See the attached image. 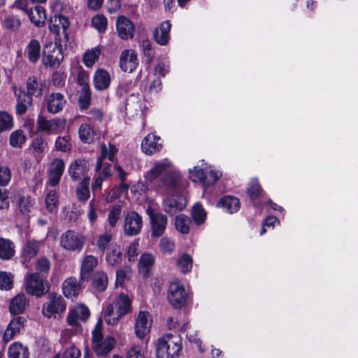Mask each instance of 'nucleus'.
<instances>
[{"mask_svg": "<svg viewBox=\"0 0 358 358\" xmlns=\"http://www.w3.org/2000/svg\"><path fill=\"white\" fill-rule=\"evenodd\" d=\"M48 188V187H46ZM58 193L55 189H46L45 204L46 209L50 212H56L58 208Z\"/></svg>", "mask_w": 358, "mask_h": 358, "instance_id": "nucleus-34", "label": "nucleus"}, {"mask_svg": "<svg viewBox=\"0 0 358 358\" xmlns=\"http://www.w3.org/2000/svg\"><path fill=\"white\" fill-rule=\"evenodd\" d=\"M85 240L83 234L73 230H68L61 235L59 244L66 250L80 252L84 246Z\"/></svg>", "mask_w": 358, "mask_h": 358, "instance_id": "nucleus-9", "label": "nucleus"}, {"mask_svg": "<svg viewBox=\"0 0 358 358\" xmlns=\"http://www.w3.org/2000/svg\"><path fill=\"white\" fill-rule=\"evenodd\" d=\"M167 298L169 303L176 308H180L185 305L187 294L181 281L175 280L170 283Z\"/></svg>", "mask_w": 358, "mask_h": 358, "instance_id": "nucleus-8", "label": "nucleus"}, {"mask_svg": "<svg viewBox=\"0 0 358 358\" xmlns=\"http://www.w3.org/2000/svg\"><path fill=\"white\" fill-rule=\"evenodd\" d=\"M217 206L222 208L227 213L232 214L239 210L240 202L236 197L225 196L218 201Z\"/></svg>", "mask_w": 358, "mask_h": 358, "instance_id": "nucleus-30", "label": "nucleus"}, {"mask_svg": "<svg viewBox=\"0 0 358 358\" xmlns=\"http://www.w3.org/2000/svg\"><path fill=\"white\" fill-rule=\"evenodd\" d=\"M81 352L75 346H71L66 348L61 355L55 356L54 358H80Z\"/></svg>", "mask_w": 358, "mask_h": 358, "instance_id": "nucleus-63", "label": "nucleus"}, {"mask_svg": "<svg viewBox=\"0 0 358 358\" xmlns=\"http://www.w3.org/2000/svg\"><path fill=\"white\" fill-rule=\"evenodd\" d=\"M119 63L121 70L124 72H134L138 66L136 52L132 49L124 50L121 52Z\"/></svg>", "mask_w": 358, "mask_h": 358, "instance_id": "nucleus-17", "label": "nucleus"}, {"mask_svg": "<svg viewBox=\"0 0 358 358\" xmlns=\"http://www.w3.org/2000/svg\"><path fill=\"white\" fill-rule=\"evenodd\" d=\"M47 143L42 137H36L34 139L31 144V148L35 152H36L35 158L37 162H39L42 157L41 154L44 152Z\"/></svg>", "mask_w": 358, "mask_h": 358, "instance_id": "nucleus-51", "label": "nucleus"}, {"mask_svg": "<svg viewBox=\"0 0 358 358\" xmlns=\"http://www.w3.org/2000/svg\"><path fill=\"white\" fill-rule=\"evenodd\" d=\"M122 259V253L117 244L112 245V247L106 251V260L109 265L116 266L121 263Z\"/></svg>", "mask_w": 358, "mask_h": 358, "instance_id": "nucleus-42", "label": "nucleus"}, {"mask_svg": "<svg viewBox=\"0 0 358 358\" xmlns=\"http://www.w3.org/2000/svg\"><path fill=\"white\" fill-rule=\"evenodd\" d=\"M69 136H59L55 141V148L57 150L66 152L71 149Z\"/></svg>", "mask_w": 358, "mask_h": 358, "instance_id": "nucleus-60", "label": "nucleus"}, {"mask_svg": "<svg viewBox=\"0 0 358 358\" xmlns=\"http://www.w3.org/2000/svg\"><path fill=\"white\" fill-rule=\"evenodd\" d=\"M261 191V187L258 180L255 178L252 179L249 183L247 193L251 199L257 198Z\"/></svg>", "mask_w": 358, "mask_h": 358, "instance_id": "nucleus-61", "label": "nucleus"}, {"mask_svg": "<svg viewBox=\"0 0 358 358\" xmlns=\"http://www.w3.org/2000/svg\"><path fill=\"white\" fill-rule=\"evenodd\" d=\"M159 248L162 252L171 253L175 249V243L171 238L164 237L160 240Z\"/></svg>", "mask_w": 358, "mask_h": 358, "instance_id": "nucleus-64", "label": "nucleus"}, {"mask_svg": "<svg viewBox=\"0 0 358 358\" xmlns=\"http://www.w3.org/2000/svg\"><path fill=\"white\" fill-rule=\"evenodd\" d=\"M144 56L146 57V62L150 64L154 59V50L152 42L148 39L143 40L141 44Z\"/></svg>", "mask_w": 358, "mask_h": 358, "instance_id": "nucleus-55", "label": "nucleus"}, {"mask_svg": "<svg viewBox=\"0 0 358 358\" xmlns=\"http://www.w3.org/2000/svg\"><path fill=\"white\" fill-rule=\"evenodd\" d=\"M191 221L187 216L179 215L175 220V225L178 231L182 234H187L189 231Z\"/></svg>", "mask_w": 358, "mask_h": 358, "instance_id": "nucleus-50", "label": "nucleus"}, {"mask_svg": "<svg viewBox=\"0 0 358 358\" xmlns=\"http://www.w3.org/2000/svg\"><path fill=\"white\" fill-rule=\"evenodd\" d=\"M14 93L17 97L16 113L20 115H23L32 106V97L26 95V92L20 89L15 88Z\"/></svg>", "mask_w": 358, "mask_h": 358, "instance_id": "nucleus-27", "label": "nucleus"}, {"mask_svg": "<svg viewBox=\"0 0 358 358\" xmlns=\"http://www.w3.org/2000/svg\"><path fill=\"white\" fill-rule=\"evenodd\" d=\"M26 14L29 16L30 21L36 26L39 27L43 25L46 18L45 10L43 7L36 6L29 8Z\"/></svg>", "mask_w": 358, "mask_h": 358, "instance_id": "nucleus-31", "label": "nucleus"}, {"mask_svg": "<svg viewBox=\"0 0 358 358\" xmlns=\"http://www.w3.org/2000/svg\"><path fill=\"white\" fill-rule=\"evenodd\" d=\"M41 242L36 240H28L24 244L22 253L26 258H32L35 257L39 250Z\"/></svg>", "mask_w": 358, "mask_h": 358, "instance_id": "nucleus-45", "label": "nucleus"}, {"mask_svg": "<svg viewBox=\"0 0 358 358\" xmlns=\"http://www.w3.org/2000/svg\"><path fill=\"white\" fill-rule=\"evenodd\" d=\"M132 275V270L129 266H124L116 271V285L122 286L128 282Z\"/></svg>", "mask_w": 358, "mask_h": 358, "instance_id": "nucleus-48", "label": "nucleus"}, {"mask_svg": "<svg viewBox=\"0 0 358 358\" xmlns=\"http://www.w3.org/2000/svg\"><path fill=\"white\" fill-rule=\"evenodd\" d=\"M13 127L11 115L6 111H0V131L10 130Z\"/></svg>", "mask_w": 358, "mask_h": 358, "instance_id": "nucleus-54", "label": "nucleus"}, {"mask_svg": "<svg viewBox=\"0 0 358 358\" xmlns=\"http://www.w3.org/2000/svg\"><path fill=\"white\" fill-rule=\"evenodd\" d=\"M11 179V171L7 166H0V187H6Z\"/></svg>", "mask_w": 358, "mask_h": 358, "instance_id": "nucleus-62", "label": "nucleus"}, {"mask_svg": "<svg viewBox=\"0 0 358 358\" xmlns=\"http://www.w3.org/2000/svg\"><path fill=\"white\" fill-rule=\"evenodd\" d=\"M79 137L84 143H90L92 141L94 136V131L90 124L87 123L82 124L78 130Z\"/></svg>", "mask_w": 358, "mask_h": 358, "instance_id": "nucleus-49", "label": "nucleus"}, {"mask_svg": "<svg viewBox=\"0 0 358 358\" xmlns=\"http://www.w3.org/2000/svg\"><path fill=\"white\" fill-rule=\"evenodd\" d=\"M89 171V165L84 159H76L69 165L68 172L73 180H78L81 178L87 177L86 175Z\"/></svg>", "mask_w": 358, "mask_h": 358, "instance_id": "nucleus-20", "label": "nucleus"}, {"mask_svg": "<svg viewBox=\"0 0 358 358\" xmlns=\"http://www.w3.org/2000/svg\"><path fill=\"white\" fill-rule=\"evenodd\" d=\"M14 244L8 239L0 238V259H9L15 255Z\"/></svg>", "mask_w": 358, "mask_h": 358, "instance_id": "nucleus-41", "label": "nucleus"}, {"mask_svg": "<svg viewBox=\"0 0 358 358\" xmlns=\"http://www.w3.org/2000/svg\"><path fill=\"white\" fill-rule=\"evenodd\" d=\"M64 58L62 48L50 44L45 46L43 56V63L45 66L57 68Z\"/></svg>", "mask_w": 358, "mask_h": 358, "instance_id": "nucleus-16", "label": "nucleus"}, {"mask_svg": "<svg viewBox=\"0 0 358 358\" xmlns=\"http://www.w3.org/2000/svg\"><path fill=\"white\" fill-rule=\"evenodd\" d=\"M63 293L66 297L76 296L80 289L75 278H69L63 282Z\"/></svg>", "mask_w": 358, "mask_h": 358, "instance_id": "nucleus-35", "label": "nucleus"}, {"mask_svg": "<svg viewBox=\"0 0 358 358\" xmlns=\"http://www.w3.org/2000/svg\"><path fill=\"white\" fill-rule=\"evenodd\" d=\"M193 265L192 257L186 253L179 256L177 261V266L182 273H187L191 271Z\"/></svg>", "mask_w": 358, "mask_h": 358, "instance_id": "nucleus-46", "label": "nucleus"}, {"mask_svg": "<svg viewBox=\"0 0 358 358\" xmlns=\"http://www.w3.org/2000/svg\"><path fill=\"white\" fill-rule=\"evenodd\" d=\"M25 136L24 132L20 130H15L10 134V144L13 148H20L25 143Z\"/></svg>", "mask_w": 358, "mask_h": 358, "instance_id": "nucleus-53", "label": "nucleus"}, {"mask_svg": "<svg viewBox=\"0 0 358 358\" xmlns=\"http://www.w3.org/2000/svg\"><path fill=\"white\" fill-rule=\"evenodd\" d=\"M122 212V207L119 205L113 206L109 210L108 222L111 227H114L118 222Z\"/></svg>", "mask_w": 358, "mask_h": 358, "instance_id": "nucleus-56", "label": "nucleus"}, {"mask_svg": "<svg viewBox=\"0 0 358 358\" xmlns=\"http://www.w3.org/2000/svg\"><path fill=\"white\" fill-rule=\"evenodd\" d=\"M28 58L30 62H36L41 56V45L38 41L32 39L27 47Z\"/></svg>", "mask_w": 358, "mask_h": 358, "instance_id": "nucleus-44", "label": "nucleus"}, {"mask_svg": "<svg viewBox=\"0 0 358 358\" xmlns=\"http://www.w3.org/2000/svg\"><path fill=\"white\" fill-rule=\"evenodd\" d=\"M37 129L40 131L52 134V119L47 120L43 115H38L37 118Z\"/></svg>", "mask_w": 358, "mask_h": 358, "instance_id": "nucleus-57", "label": "nucleus"}, {"mask_svg": "<svg viewBox=\"0 0 358 358\" xmlns=\"http://www.w3.org/2000/svg\"><path fill=\"white\" fill-rule=\"evenodd\" d=\"M117 31L120 37L122 39L132 38L134 32L133 22L124 16H120L116 21Z\"/></svg>", "mask_w": 358, "mask_h": 358, "instance_id": "nucleus-24", "label": "nucleus"}, {"mask_svg": "<svg viewBox=\"0 0 358 358\" xmlns=\"http://www.w3.org/2000/svg\"><path fill=\"white\" fill-rule=\"evenodd\" d=\"M171 24L169 20L164 21L153 31V38L157 43L166 45L171 38L170 31Z\"/></svg>", "mask_w": 358, "mask_h": 358, "instance_id": "nucleus-23", "label": "nucleus"}, {"mask_svg": "<svg viewBox=\"0 0 358 358\" xmlns=\"http://www.w3.org/2000/svg\"><path fill=\"white\" fill-rule=\"evenodd\" d=\"M64 167L65 164L63 159L56 158L52 160L48 171V178L45 183L46 187L48 186L55 187L59 183Z\"/></svg>", "mask_w": 358, "mask_h": 358, "instance_id": "nucleus-15", "label": "nucleus"}, {"mask_svg": "<svg viewBox=\"0 0 358 358\" xmlns=\"http://www.w3.org/2000/svg\"><path fill=\"white\" fill-rule=\"evenodd\" d=\"M181 340L178 334L163 335L157 344V355L159 358H178L181 350Z\"/></svg>", "mask_w": 358, "mask_h": 358, "instance_id": "nucleus-2", "label": "nucleus"}, {"mask_svg": "<svg viewBox=\"0 0 358 358\" xmlns=\"http://www.w3.org/2000/svg\"><path fill=\"white\" fill-rule=\"evenodd\" d=\"M13 276L6 271H0V289L9 290L13 287Z\"/></svg>", "mask_w": 358, "mask_h": 358, "instance_id": "nucleus-58", "label": "nucleus"}, {"mask_svg": "<svg viewBox=\"0 0 358 358\" xmlns=\"http://www.w3.org/2000/svg\"><path fill=\"white\" fill-rule=\"evenodd\" d=\"M108 282V275L105 272L96 271L93 275L92 287L96 292H101L107 288Z\"/></svg>", "mask_w": 358, "mask_h": 358, "instance_id": "nucleus-39", "label": "nucleus"}, {"mask_svg": "<svg viewBox=\"0 0 358 358\" xmlns=\"http://www.w3.org/2000/svg\"><path fill=\"white\" fill-rule=\"evenodd\" d=\"M152 322V317L148 311L141 310L138 312L134 324V333L138 338L143 339L148 334Z\"/></svg>", "mask_w": 358, "mask_h": 358, "instance_id": "nucleus-13", "label": "nucleus"}, {"mask_svg": "<svg viewBox=\"0 0 358 358\" xmlns=\"http://www.w3.org/2000/svg\"><path fill=\"white\" fill-rule=\"evenodd\" d=\"M69 27V22L66 17L60 15H54L49 21V30L59 36L61 30L64 36L66 37V30Z\"/></svg>", "mask_w": 358, "mask_h": 358, "instance_id": "nucleus-22", "label": "nucleus"}, {"mask_svg": "<svg viewBox=\"0 0 358 358\" xmlns=\"http://www.w3.org/2000/svg\"><path fill=\"white\" fill-rule=\"evenodd\" d=\"M43 85L40 78L33 76L27 79L26 95L40 96L42 94Z\"/></svg>", "mask_w": 358, "mask_h": 358, "instance_id": "nucleus-37", "label": "nucleus"}, {"mask_svg": "<svg viewBox=\"0 0 358 358\" xmlns=\"http://www.w3.org/2000/svg\"><path fill=\"white\" fill-rule=\"evenodd\" d=\"M113 236L108 231H105L99 234L96 240V246L101 252H104L110 249L112 245L115 244L112 243Z\"/></svg>", "mask_w": 358, "mask_h": 358, "instance_id": "nucleus-38", "label": "nucleus"}, {"mask_svg": "<svg viewBox=\"0 0 358 358\" xmlns=\"http://www.w3.org/2000/svg\"><path fill=\"white\" fill-rule=\"evenodd\" d=\"M110 83V77L108 71L103 69L97 70L93 78L94 87L97 90L107 89Z\"/></svg>", "mask_w": 358, "mask_h": 358, "instance_id": "nucleus-28", "label": "nucleus"}, {"mask_svg": "<svg viewBox=\"0 0 358 358\" xmlns=\"http://www.w3.org/2000/svg\"><path fill=\"white\" fill-rule=\"evenodd\" d=\"M66 308V304L64 298L60 294L50 292L42 306L41 313L44 317L50 318L56 314L64 313Z\"/></svg>", "mask_w": 358, "mask_h": 358, "instance_id": "nucleus-7", "label": "nucleus"}, {"mask_svg": "<svg viewBox=\"0 0 358 358\" xmlns=\"http://www.w3.org/2000/svg\"><path fill=\"white\" fill-rule=\"evenodd\" d=\"M8 358H29V352L26 346L20 342H14L8 350Z\"/></svg>", "mask_w": 358, "mask_h": 358, "instance_id": "nucleus-33", "label": "nucleus"}, {"mask_svg": "<svg viewBox=\"0 0 358 358\" xmlns=\"http://www.w3.org/2000/svg\"><path fill=\"white\" fill-rule=\"evenodd\" d=\"M192 215L194 221L197 224H203L206 218V213L199 203H196L192 210Z\"/></svg>", "mask_w": 358, "mask_h": 358, "instance_id": "nucleus-52", "label": "nucleus"}, {"mask_svg": "<svg viewBox=\"0 0 358 358\" xmlns=\"http://www.w3.org/2000/svg\"><path fill=\"white\" fill-rule=\"evenodd\" d=\"M90 181V177H85L79 182L76 190V196L78 201L85 202L89 199L90 196V192L89 189Z\"/></svg>", "mask_w": 358, "mask_h": 358, "instance_id": "nucleus-36", "label": "nucleus"}, {"mask_svg": "<svg viewBox=\"0 0 358 358\" xmlns=\"http://www.w3.org/2000/svg\"><path fill=\"white\" fill-rule=\"evenodd\" d=\"M143 227L142 217L135 211L129 212L124 218L123 229L125 235H138Z\"/></svg>", "mask_w": 358, "mask_h": 358, "instance_id": "nucleus-11", "label": "nucleus"}, {"mask_svg": "<svg viewBox=\"0 0 358 358\" xmlns=\"http://www.w3.org/2000/svg\"><path fill=\"white\" fill-rule=\"evenodd\" d=\"M90 315L89 308L83 304H78L73 308H70L66 317V321L68 324L72 328L70 330H65L63 333L67 334L70 331L71 334H76L80 331L81 330V323L85 322L89 318Z\"/></svg>", "mask_w": 358, "mask_h": 358, "instance_id": "nucleus-4", "label": "nucleus"}, {"mask_svg": "<svg viewBox=\"0 0 358 358\" xmlns=\"http://www.w3.org/2000/svg\"><path fill=\"white\" fill-rule=\"evenodd\" d=\"M187 205L185 197L181 194L173 195L166 199L163 202V208L166 213L174 215L182 210Z\"/></svg>", "mask_w": 358, "mask_h": 358, "instance_id": "nucleus-18", "label": "nucleus"}, {"mask_svg": "<svg viewBox=\"0 0 358 358\" xmlns=\"http://www.w3.org/2000/svg\"><path fill=\"white\" fill-rule=\"evenodd\" d=\"M131 310V300L127 294L121 293L113 303H108L103 309V317L108 324H115L122 317Z\"/></svg>", "mask_w": 358, "mask_h": 358, "instance_id": "nucleus-1", "label": "nucleus"}, {"mask_svg": "<svg viewBox=\"0 0 358 358\" xmlns=\"http://www.w3.org/2000/svg\"><path fill=\"white\" fill-rule=\"evenodd\" d=\"M189 178L193 182H199L205 187L215 184L222 176L219 171L199 168L198 166H194L193 169H189Z\"/></svg>", "mask_w": 358, "mask_h": 358, "instance_id": "nucleus-6", "label": "nucleus"}, {"mask_svg": "<svg viewBox=\"0 0 358 358\" xmlns=\"http://www.w3.org/2000/svg\"><path fill=\"white\" fill-rule=\"evenodd\" d=\"M186 181L176 169L167 171L163 177L160 186L167 191H173L178 188L185 187Z\"/></svg>", "mask_w": 358, "mask_h": 358, "instance_id": "nucleus-14", "label": "nucleus"}, {"mask_svg": "<svg viewBox=\"0 0 358 358\" xmlns=\"http://www.w3.org/2000/svg\"><path fill=\"white\" fill-rule=\"evenodd\" d=\"M92 24L99 32H103L107 27V18L103 15H96L92 17Z\"/></svg>", "mask_w": 358, "mask_h": 358, "instance_id": "nucleus-59", "label": "nucleus"}, {"mask_svg": "<svg viewBox=\"0 0 358 358\" xmlns=\"http://www.w3.org/2000/svg\"><path fill=\"white\" fill-rule=\"evenodd\" d=\"M27 305L28 300L26 296L23 294H17L10 301L9 312L12 315L20 314L25 310Z\"/></svg>", "mask_w": 358, "mask_h": 358, "instance_id": "nucleus-29", "label": "nucleus"}, {"mask_svg": "<svg viewBox=\"0 0 358 358\" xmlns=\"http://www.w3.org/2000/svg\"><path fill=\"white\" fill-rule=\"evenodd\" d=\"M97 264L98 259L95 256L91 255L85 256L81 264V278L83 280L87 279L90 273L96 268Z\"/></svg>", "mask_w": 358, "mask_h": 358, "instance_id": "nucleus-32", "label": "nucleus"}, {"mask_svg": "<svg viewBox=\"0 0 358 358\" xmlns=\"http://www.w3.org/2000/svg\"><path fill=\"white\" fill-rule=\"evenodd\" d=\"M25 288L29 294L37 297L45 292L44 281L38 273H31L25 276Z\"/></svg>", "mask_w": 358, "mask_h": 358, "instance_id": "nucleus-12", "label": "nucleus"}, {"mask_svg": "<svg viewBox=\"0 0 358 358\" xmlns=\"http://www.w3.org/2000/svg\"><path fill=\"white\" fill-rule=\"evenodd\" d=\"M101 52V47L100 46H96L90 50H87L83 57V62L84 64L87 67L92 66L98 59Z\"/></svg>", "mask_w": 358, "mask_h": 358, "instance_id": "nucleus-43", "label": "nucleus"}, {"mask_svg": "<svg viewBox=\"0 0 358 358\" xmlns=\"http://www.w3.org/2000/svg\"><path fill=\"white\" fill-rule=\"evenodd\" d=\"M172 166L171 162L168 159L157 162L153 167L145 173V178L148 182H152L163 172L167 171Z\"/></svg>", "mask_w": 358, "mask_h": 358, "instance_id": "nucleus-26", "label": "nucleus"}, {"mask_svg": "<svg viewBox=\"0 0 358 358\" xmlns=\"http://www.w3.org/2000/svg\"><path fill=\"white\" fill-rule=\"evenodd\" d=\"M66 103L64 96L59 92L51 93L45 99V104L47 110L52 113L56 114L59 113Z\"/></svg>", "mask_w": 358, "mask_h": 358, "instance_id": "nucleus-21", "label": "nucleus"}, {"mask_svg": "<svg viewBox=\"0 0 358 358\" xmlns=\"http://www.w3.org/2000/svg\"><path fill=\"white\" fill-rule=\"evenodd\" d=\"M91 103V92L90 85H85L81 88L79 92L78 103L81 110H85L89 108Z\"/></svg>", "mask_w": 358, "mask_h": 358, "instance_id": "nucleus-47", "label": "nucleus"}, {"mask_svg": "<svg viewBox=\"0 0 358 358\" xmlns=\"http://www.w3.org/2000/svg\"><path fill=\"white\" fill-rule=\"evenodd\" d=\"M146 213L150 218L151 236L152 238L162 236L166 229L167 217L160 212H155L151 207L147 208Z\"/></svg>", "mask_w": 358, "mask_h": 358, "instance_id": "nucleus-10", "label": "nucleus"}, {"mask_svg": "<svg viewBox=\"0 0 358 358\" xmlns=\"http://www.w3.org/2000/svg\"><path fill=\"white\" fill-rule=\"evenodd\" d=\"M145 108L144 102L141 100L137 96L131 94L126 101L125 111L126 114L129 117L135 116H140L141 117L144 115V109Z\"/></svg>", "mask_w": 358, "mask_h": 358, "instance_id": "nucleus-19", "label": "nucleus"}, {"mask_svg": "<svg viewBox=\"0 0 358 358\" xmlns=\"http://www.w3.org/2000/svg\"><path fill=\"white\" fill-rule=\"evenodd\" d=\"M117 152L116 147L111 143L108 145H101V155L98 157L96 164V173L106 178L111 175V169L109 164L104 163L103 159L108 158L110 162H113L115 155Z\"/></svg>", "mask_w": 358, "mask_h": 358, "instance_id": "nucleus-5", "label": "nucleus"}, {"mask_svg": "<svg viewBox=\"0 0 358 358\" xmlns=\"http://www.w3.org/2000/svg\"><path fill=\"white\" fill-rule=\"evenodd\" d=\"M142 151L146 155H153L162 149L160 138L153 134L146 136L141 143Z\"/></svg>", "mask_w": 358, "mask_h": 358, "instance_id": "nucleus-25", "label": "nucleus"}, {"mask_svg": "<svg viewBox=\"0 0 358 358\" xmlns=\"http://www.w3.org/2000/svg\"><path fill=\"white\" fill-rule=\"evenodd\" d=\"M155 257L150 253H143L139 259L138 269L139 272L143 275L147 276L148 273L154 264Z\"/></svg>", "mask_w": 358, "mask_h": 358, "instance_id": "nucleus-40", "label": "nucleus"}, {"mask_svg": "<svg viewBox=\"0 0 358 358\" xmlns=\"http://www.w3.org/2000/svg\"><path fill=\"white\" fill-rule=\"evenodd\" d=\"M101 320H99L92 331V348L99 356L106 355L115 347V340L110 336L103 337L101 333Z\"/></svg>", "mask_w": 358, "mask_h": 358, "instance_id": "nucleus-3", "label": "nucleus"}]
</instances>
